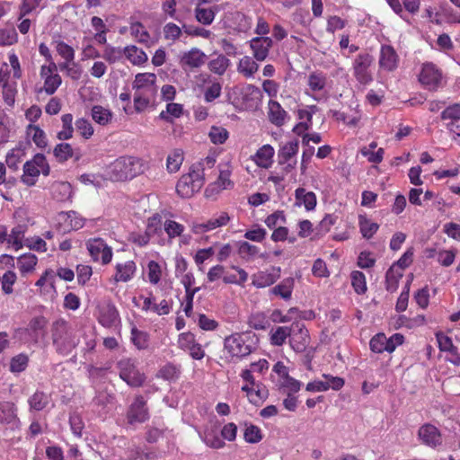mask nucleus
Returning a JSON list of instances; mask_svg holds the SVG:
<instances>
[{"label": "nucleus", "mask_w": 460, "mask_h": 460, "mask_svg": "<svg viewBox=\"0 0 460 460\" xmlns=\"http://www.w3.org/2000/svg\"><path fill=\"white\" fill-rule=\"evenodd\" d=\"M52 341L56 350L68 355L78 345L76 331L64 319H58L52 324Z\"/></svg>", "instance_id": "f257e3e1"}, {"label": "nucleus", "mask_w": 460, "mask_h": 460, "mask_svg": "<svg viewBox=\"0 0 460 460\" xmlns=\"http://www.w3.org/2000/svg\"><path fill=\"white\" fill-rule=\"evenodd\" d=\"M143 171L144 165L139 158L120 156L109 165L107 173L111 181H122L133 179Z\"/></svg>", "instance_id": "f03ea898"}, {"label": "nucleus", "mask_w": 460, "mask_h": 460, "mask_svg": "<svg viewBox=\"0 0 460 460\" xmlns=\"http://www.w3.org/2000/svg\"><path fill=\"white\" fill-rule=\"evenodd\" d=\"M205 182L202 164H195L189 173L182 175L177 182L176 191L183 199L192 197Z\"/></svg>", "instance_id": "7ed1b4c3"}, {"label": "nucleus", "mask_w": 460, "mask_h": 460, "mask_svg": "<svg viewBox=\"0 0 460 460\" xmlns=\"http://www.w3.org/2000/svg\"><path fill=\"white\" fill-rule=\"evenodd\" d=\"M224 349L232 358H244L253 349L252 337L249 333H234L225 338Z\"/></svg>", "instance_id": "20e7f679"}, {"label": "nucleus", "mask_w": 460, "mask_h": 460, "mask_svg": "<svg viewBox=\"0 0 460 460\" xmlns=\"http://www.w3.org/2000/svg\"><path fill=\"white\" fill-rule=\"evenodd\" d=\"M119 377L131 387L141 386L146 376L137 369L134 360L122 358L117 363Z\"/></svg>", "instance_id": "39448f33"}, {"label": "nucleus", "mask_w": 460, "mask_h": 460, "mask_svg": "<svg viewBox=\"0 0 460 460\" xmlns=\"http://www.w3.org/2000/svg\"><path fill=\"white\" fill-rule=\"evenodd\" d=\"M373 61V57L368 53H361L354 59L352 65L353 75L360 84L367 85L373 81V76L369 70Z\"/></svg>", "instance_id": "423d86ee"}, {"label": "nucleus", "mask_w": 460, "mask_h": 460, "mask_svg": "<svg viewBox=\"0 0 460 460\" xmlns=\"http://www.w3.org/2000/svg\"><path fill=\"white\" fill-rule=\"evenodd\" d=\"M441 81L442 73L434 64L426 63L422 66L420 82L427 89L436 91L441 85Z\"/></svg>", "instance_id": "0eeeda50"}, {"label": "nucleus", "mask_w": 460, "mask_h": 460, "mask_svg": "<svg viewBox=\"0 0 460 460\" xmlns=\"http://www.w3.org/2000/svg\"><path fill=\"white\" fill-rule=\"evenodd\" d=\"M207 60V55L198 48H191L179 56V64L182 69H195L202 66Z\"/></svg>", "instance_id": "6e6552de"}, {"label": "nucleus", "mask_w": 460, "mask_h": 460, "mask_svg": "<svg viewBox=\"0 0 460 460\" xmlns=\"http://www.w3.org/2000/svg\"><path fill=\"white\" fill-rule=\"evenodd\" d=\"M87 249L93 261L102 260V264H108L112 258V250L101 238L90 239L87 242Z\"/></svg>", "instance_id": "1a4fd4ad"}, {"label": "nucleus", "mask_w": 460, "mask_h": 460, "mask_svg": "<svg viewBox=\"0 0 460 460\" xmlns=\"http://www.w3.org/2000/svg\"><path fill=\"white\" fill-rule=\"evenodd\" d=\"M127 419L129 424L143 423L149 419L146 401L142 395L136 396L128 410Z\"/></svg>", "instance_id": "9d476101"}, {"label": "nucleus", "mask_w": 460, "mask_h": 460, "mask_svg": "<svg viewBox=\"0 0 460 460\" xmlns=\"http://www.w3.org/2000/svg\"><path fill=\"white\" fill-rule=\"evenodd\" d=\"M309 343L308 331L301 322L292 323V334L289 339L291 348L296 352H302Z\"/></svg>", "instance_id": "9b49d317"}, {"label": "nucleus", "mask_w": 460, "mask_h": 460, "mask_svg": "<svg viewBox=\"0 0 460 460\" xmlns=\"http://www.w3.org/2000/svg\"><path fill=\"white\" fill-rule=\"evenodd\" d=\"M232 171L228 164L220 165L219 176L217 181L210 184L205 190L208 197L212 196L219 190L233 188L234 182L230 180Z\"/></svg>", "instance_id": "f8f14e48"}, {"label": "nucleus", "mask_w": 460, "mask_h": 460, "mask_svg": "<svg viewBox=\"0 0 460 460\" xmlns=\"http://www.w3.org/2000/svg\"><path fill=\"white\" fill-rule=\"evenodd\" d=\"M178 345L183 350L189 351L190 357L194 359H202L205 352L200 344L195 341V336L191 332H182L179 335Z\"/></svg>", "instance_id": "ddd939ff"}, {"label": "nucleus", "mask_w": 460, "mask_h": 460, "mask_svg": "<svg viewBox=\"0 0 460 460\" xmlns=\"http://www.w3.org/2000/svg\"><path fill=\"white\" fill-rule=\"evenodd\" d=\"M249 45L252 51V57L258 62H262L268 58L273 41L270 37H254L250 40Z\"/></svg>", "instance_id": "4468645a"}, {"label": "nucleus", "mask_w": 460, "mask_h": 460, "mask_svg": "<svg viewBox=\"0 0 460 460\" xmlns=\"http://www.w3.org/2000/svg\"><path fill=\"white\" fill-rule=\"evenodd\" d=\"M418 437L424 445L433 448L442 443L440 431L429 423H426L419 429Z\"/></svg>", "instance_id": "2eb2a0df"}, {"label": "nucleus", "mask_w": 460, "mask_h": 460, "mask_svg": "<svg viewBox=\"0 0 460 460\" xmlns=\"http://www.w3.org/2000/svg\"><path fill=\"white\" fill-rule=\"evenodd\" d=\"M230 217L226 212H221L214 217L208 220L206 223H193L192 231L195 234H203L217 227L227 225Z\"/></svg>", "instance_id": "dca6fc26"}, {"label": "nucleus", "mask_w": 460, "mask_h": 460, "mask_svg": "<svg viewBox=\"0 0 460 460\" xmlns=\"http://www.w3.org/2000/svg\"><path fill=\"white\" fill-rule=\"evenodd\" d=\"M280 268L274 267L271 271H259L252 276V284L263 288L273 285L280 278Z\"/></svg>", "instance_id": "f3484780"}, {"label": "nucleus", "mask_w": 460, "mask_h": 460, "mask_svg": "<svg viewBox=\"0 0 460 460\" xmlns=\"http://www.w3.org/2000/svg\"><path fill=\"white\" fill-rule=\"evenodd\" d=\"M99 323L104 327H111L119 318V313L116 306L111 303H105L98 307Z\"/></svg>", "instance_id": "a211bd4d"}, {"label": "nucleus", "mask_w": 460, "mask_h": 460, "mask_svg": "<svg viewBox=\"0 0 460 460\" xmlns=\"http://www.w3.org/2000/svg\"><path fill=\"white\" fill-rule=\"evenodd\" d=\"M156 75L153 73H140L137 74L133 82V88L137 92L144 90L151 94H154L156 91L155 88Z\"/></svg>", "instance_id": "6ab92c4d"}, {"label": "nucleus", "mask_w": 460, "mask_h": 460, "mask_svg": "<svg viewBox=\"0 0 460 460\" xmlns=\"http://www.w3.org/2000/svg\"><path fill=\"white\" fill-rule=\"evenodd\" d=\"M273 155L274 148L270 145H264L258 149L252 159L258 166L268 169L273 163Z\"/></svg>", "instance_id": "aec40b11"}, {"label": "nucleus", "mask_w": 460, "mask_h": 460, "mask_svg": "<svg viewBox=\"0 0 460 460\" xmlns=\"http://www.w3.org/2000/svg\"><path fill=\"white\" fill-rule=\"evenodd\" d=\"M398 57L393 47L389 45L382 46L379 64L386 70H393L396 67Z\"/></svg>", "instance_id": "412c9836"}, {"label": "nucleus", "mask_w": 460, "mask_h": 460, "mask_svg": "<svg viewBox=\"0 0 460 460\" xmlns=\"http://www.w3.org/2000/svg\"><path fill=\"white\" fill-rule=\"evenodd\" d=\"M136 269L137 267L133 261H128L124 263H117L114 280L116 282L129 281L135 274Z\"/></svg>", "instance_id": "4be33fe9"}, {"label": "nucleus", "mask_w": 460, "mask_h": 460, "mask_svg": "<svg viewBox=\"0 0 460 460\" xmlns=\"http://www.w3.org/2000/svg\"><path fill=\"white\" fill-rule=\"evenodd\" d=\"M258 61L250 56L243 57L237 64V71L246 78L253 77L259 69Z\"/></svg>", "instance_id": "5701e85b"}, {"label": "nucleus", "mask_w": 460, "mask_h": 460, "mask_svg": "<svg viewBox=\"0 0 460 460\" xmlns=\"http://www.w3.org/2000/svg\"><path fill=\"white\" fill-rule=\"evenodd\" d=\"M295 197L297 205H304L308 211L314 209L317 199L313 191H306L304 188H298L295 191Z\"/></svg>", "instance_id": "b1692460"}, {"label": "nucleus", "mask_w": 460, "mask_h": 460, "mask_svg": "<svg viewBox=\"0 0 460 460\" xmlns=\"http://www.w3.org/2000/svg\"><path fill=\"white\" fill-rule=\"evenodd\" d=\"M299 147L298 140H292L284 144L278 153L279 164H282L286 162L292 161L293 157L297 154Z\"/></svg>", "instance_id": "393cba45"}, {"label": "nucleus", "mask_w": 460, "mask_h": 460, "mask_svg": "<svg viewBox=\"0 0 460 460\" xmlns=\"http://www.w3.org/2000/svg\"><path fill=\"white\" fill-rule=\"evenodd\" d=\"M288 114L276 101L269 102V119L276 126H282Z\"/></svg>", "instance_id": "a878e982"}, {"label": "nucleus", "mask_w": 460, "mask_h": 460, "mask_svg": "<svg viewBox=\"0 0 460 460\" xmlns=\"http://www.w3.org/2000/svg\"><path fill=\"white\" fill-rule=\"evenodd\" d=\"M292 334V325L288 326H279L270 331V344L273 346H282L288 338H291Z\"/></svg>", "instance_id": "bb28decb"}, {"label": "nucleus", "mask_w": 460, "mask_h": 460, "mask_svg": "<svg viewBox=\"0 0 460 460\" xmlns=\"http://www.w3.org/2000/svg\"><path fill=\"white\" fill-rule=\"evenodd\" d=\"M293 288L294 279L292 278H288L283 279L279 284L273 287L270 290V293L275 296H279L284 300H288L291 298Z\"/></svg>", "instance_id": "cd10ccee"}, {"label": "nucleus", "mask_w": 460, "mask_h": 460, "mask_svg": "<svg viewBox=\"0 0 460 460\" xmlns=\"http://www.w3.org/2000/svg\"><path fill=\"white\" fill-rule=\"evenodd\" d=\"M217 7H202L200 3L197 4L195 8V18L203 25H209L213 22L216 16Z\"/></svg>", "instance_id": "c85d7f7f"}, {"label": "nucleus", "mask_w": 460, "mask_h": 460, "mask_svg": "<svg viewBox=\"0 0 460 460\" xmlns=\"http://www.w3.org/2000/svg\"><path fill=\"white\" fill-rule=\"evenodd\" d=\"M403 273L397 266H391L385 274V287L389 292H394Z\"/></svg>", "instance_id": "c756f323"}, {"label": "nucleus", "mask_w": 460, "mask_h": 460, "mask_svg": "<svg viewBox=\"0 0 460 460\" xmlns=\"http://www.w3.org/2000/svg\"><path fill=\"white\" fill-rule=\"evenodd\" d=\"M48 324V320L44 316L33 317L26 328V332L33 338L35 341H38L40 332H44Z\"/></svg>", "instance_id": "7c9ffc66"}, {"label": "nucleus", "mask_w": 460, "mask_h": 460, "mask_svg": "<svg viewBox=\"0 0 460 460\" xmlns=\"http://www.w3.org/2000/svg\"><path fill=\"white\" fill-rule=\"evenodd\" d=\"M230 64V60L226 56L220 54L215 58L211 59L208 62V66L212 73L218 75H223L229 67Z\"/></svg>", "instance_id": "2f4dec72"}, {"label": "nucleus", "mask_w": 460, "mask_h": 460, "mask_svg": "<svg viewBox=\"0 0 460 460\" xmlns=\"http://www.w3.org/2000/svg\"><path fill=\"white\" fill-rule=\"evenodd\" d=\"M126 58L136 66L143 65L147 61V55L142 49L131 45L125 48Z\"/></svg>", "instance_id": "473e14b6"}, {"label": "nucleus", "mask_w": 460, "mask_h": 460, "mask_svg": "<svg viewBox=\"0 0 460 460\" xmlns=\"http://www.w3.org/2000/svg\"><path fill=\"white\" fill-rule=\"evenodd\" d=\"M40 173V169L27 161L23 165V175L22 181L27 186H33L36 183L37 178Z\"/></svg>", "instance_id": "72a5a7b5"}, {"label": "nucleus", "mask_w": 460, "mask_h": 460, "mask_svg": "<svg viewBox=\"0 0 460 460\" xmlns=\"http://www.w3.org/2000/svg\"><path fill=\"white\" fill-rule=\"evenodd\" d=\"M26 226L18 225L13 227L8 235L7 242L13 245L15 250H19L23 246L22 240L24 238Z\"/></svg>", "instance_id": "f704fd0d"}, {"label": "nucleus", "mask_w": 460, "mask_h": 460, "mask_svg": "<svg viewBox=\"0 0 460 460\" xmlns=\"http://www.w3.org/2000/svg\"><path fill=\"white\" fill-rule=\"evenodd\" d=\"M28 402L31 410L40 411L48 406L49 396L43 392L37 391L29 398Z\"/></svg>", "instance_id": "c9c22d12"}, {"label": "nucleus", "mask_w": 460, "mask_h": 460, "mask_svg": "<svg viewBox=\"0 0 460 460\" xmlns=\"http://www.w3.org/2000/svg\"><path fill=\"white\" fill-rule=\"evenodd\" d=\"M37 261L38 259L36 255L32 253H25L20 256L17 260L18 269L22 274L31 272L34 270Z\"/></svg>", "instance_id": "e433bc0d"}, {"label": "nucleus", "mask_w": 460, "mask_h": 460, "mask_svg": "<svg viewBox=\"0 0 460 460\" xmlns=\"http://www.w3.org/2000/svg\"><path fill=\"white\" fill-rule=\"evenodd\" d=\"M92 118L96 123L105 126L111 120L112 114L110 110L95 105L92 109Z\"/></svg>", "instance_id": "4c0bfd02"}, {"label": "nucleus", "mask_w": 460, "mask_h": 460, "mask_svg": "<svg viewBox=\"0 0 460 460\" xmlns=\"http://www.w3.org/2000/svg\"><path fill=\"white\" fill-rule=\"evenodd\" d=\"M62 130H60L57 137L60 140H67L73 137V116L70 113L64 114L61 117Z\"/></svg>", "instance_id": "58836bf2"}, {"label": "nucleus", "mask_w": 460, "mask_h": 460, "mask_svg": "<svg viewBox=\"0 0 460 460\" xmlns=\"http://www.w3.org/2000/svg\"><path fill=\"white\" fill-rule=\"evenodd\" d=\"M183 151L181 149H174L167 157L166 167L169 172H176L179 171L183 162Z\"/></svg>", "instance_id": "ea45409f"}, {"label": "nucleus", "mask_w": 460, "mask_h": 460, "mask_svg": "<svg viewBox=\"0 0 460 460\" xmlns=\"http://www.w3.org/2000/svg\"><path fill=\"white\" fill-rule=\"evenodd\" d=\"M358 225L363 237L367 239H370L379 228L376 223L372 222L365 216H359Z\"/></svg>", "instance_id": "a19ab883"}, {"label": "nucleus", "mask_w": 460, "mask_h": 460, "mask_svg": "<svg viewBox=\"0 0 460 460\" xmlns=\"http://www.w3.org/2000/svg\"><path fill=\"white\" fill-rule=\"evenodd\" d=\"M248 324L255 330H265L270 326V321L266 314L256 312L249 316Z\"/></svg>", "instance_id": "79ce46f5"}, {"label": "nucleus", "mask_w": 460, "mask_h": 460, "mask_svg": "<svg viewBox=\"0 0 460 460\" xmlns=\"http://www.w3.org/2000/svg\"><path fill=\"white\" fill-rule=\"evenodd\" d=\"M125 55V48H117L111 45H107L103 50L102 57L110 64H114L120 61Z\"/></svg>", "instance_id": "37998d69"}, {"label": "nucleus", "mask_w": 460, "mask_h": 460, "mask_svg": "<svg viewBox=\"0 0 460 460\" xmlns=\"http://www.w3.org/2000/svg\"><path fill=\"white\" fill-rule=\"evenodd\" d=\"M260 249L248 242L238 243V254L245 261H251L259 254Z\"/></svg>", "instance_id": "c03bdc74"}, {"label": "nucleus", "mask_w": 460, "mask_h": 460, "mask_svg": "<svg viewBox=\"0 0 460 460\" xmlns=\"http://www.w3.org/2000/svg\"><path fill=\"white\" fill-rule=\"evenodd\" d=\"M62 84L61 76L58 74H54L52 76H45L44 85L38 92H45L47 94H53Z\"/></svg>", "instance_id": "a18cd8bd"}, {"label": "nucleus", "mask_w": 460, "mask_h": 460, "mask_svg": "<svg viewBox=\"0 0 460 460\" xmlns=\"http://www.w3.org/2000/svg\"><path fill=\"white\" fill-rule=\"evenodd\" d=\"M53 155L58 162L64 163L74 155V151L70 144L61 143L55 146Z\"/></svg>", "instance_id": "49530a36"}, {"label": "nucleus", "mask_w": 460, "mask_h": 460, "mask_svg": "<svg viewBox=\"0 0 460 460\" xmlns=\"http://www.w3.org/2000/svg\"><path fill=\"white\" fill-rule=\"evenodd\" d=\"M15 418L14 405L9 402H0V422L11 423Z\"/></svg>", "instance_id": "de8ad7c7"}, {"label": "nucleus", "mask_w": 460, "mask_h": 460, "mask_svg": "<svg viewBox=\"0 0 460 460\" xmlns=\"http://www.w3.org/2000/svg\"><path fill=\"white\" fill-rule=\"evenodd\" d=\"M327 78L322 72H313L308 76V86L314 92L323 90L326 85Z\"/></svg>", "instance_id": "09e8293b"}, {"label": "nucleus", "mask_w": 460, "mask_h": 460, "mask_svg": "<svg viewBox=\"0 0 460 460\" xmlns=\"http://www.w3.org/2000/svg\"><path fill=\"white\" fill-rule=\"evenodd\" d=\"M351 285L357 294H365L367 291V283L365 274L355 270L351 272Z\"/></svg>", "instance_id": "8fccbe9b"}, {"label": "nucleus", "mask_w": 460, "mask_h": 460, "mask_svg": "<svg viewBox=\"0 0 460 460\" xmlns=\"http://www.w3.org/2000/svg\"><path fill=\"white\" fill-rule=\"evenodd\" d=\"M243 438L248 443L260 442L262 439L261 429L253 424H245Z\"/></svg>", "instance_id": "3c124183"}, {"label": "nucleus", "mask_w": 460, "mask_h": 460, "mask_svg": "<svg viewBox=\"0 0 460 460\" xmlns=\"http://www.w3.org/2000/svg\"><path fill=\"white\" fill-rule=\"evenodd\" d=\"M387 338L384 333L375 335L369 342L370 349L375 353L387 351Z\"/></svg>", "instance_id": "603ef678"}, {"label": "nucleus", "mask_w": 460, "mask_h": 460, "mask_svg": "<svg viewBox=\"0 0 460 460\" xmlns=\"http://www.w3.org/2000/svg\"><path fill=\"white\" fill-rule=\"evenodd\" d=\"M29 358L26 354L21 353L14 356L10 362V370L13 373H20L26 369Z\"/></svg>", "instance_id": "864d4df0"}, {"label": "nucleus", "mask_w": 460, "mask_h": 460, "mask_svg": "<svg viewBox=\"0 0 460 460\" xmlns=\"http://www.w3.org/2000/svg\"><path fill=\"white\" fill-rule=\"evenodd\" d=\"M204 443L212 448H222L225 442L217 436L214 430H205L202 436Z\"/></svg>", "instance_id": "5fc2aeb1"}, {"label": "nucleus", "mask_w": 460, "mask_h": 460, "mask_svg": "<svg viewBox=\"0 0 460 460\" xmlns=\"http://www.w3.org/2000/svg\"><path fill=\"white\" fill-rule=\"evenodd\" d=\"M16 93L17 90L15 82L13 84L4 82L3 84V98L8 106H13L14 104Z\"/></svg>", "instance_id": "6e6d98bb"}, {"label": "nucleus", "mask_w": 460, "mask_h": 460, "mask_svg": "<svg viewBox=\"0 0 460 460\" xmlns=\"http://www.w3.org/2000/svg\"><path fill=\"white\" fill-rule=\"evenodd\" d=\"M163 33L165 40L176 41L181 35V29L173 22H168L163 28Z\"/></svg>", "instance_id": "4d7b16f0"}, {"label": "nucleus", "mask_w": 460, "mask_h": 460, "mask_svg": "<svg viewBox=\"0 0 460 460\" xmlns=\"http://www.w3.org/2000/svg\"><path fill=\"white\" fill-rule=\"evenodd\" d=\"M182 111L183 107L181 104L171 102L166 105V111L160 113V118L166 121H171L170 115L174 118H179L182 114Z\"/></svg>", "instance_id": "13d9d810"}, {"label": "nucleus", "mask_w": 460, "mask_h": 460, "mask_svg": "<svg viewBox=\"0 0 460 460\" xmlns=\"http://www.w3.org/2000/svg\"><path fill=\"white\" fill-rule=\"evenodd\" d=\"M56 50L58 55L66 61H74L75 59V50L74 49L66 44V42L59 40L57 41Z\"/></svg>", "instance_id": "bf43d9fd"}, {"label": "nucleus", "mask_w": 460, "mask_h": 460, "mask_svg": "<svg viewBox=\"0 0 460 460\" xmlns=\"http://www.w3.org/2000/svg\"><path fill=\"white\" fill-rule=\"evenodd\" d=\"M209 137L212 143L220 145L227 139L228 131L221 127H212L209 131Z\"/></svg>", "instance_id": "052dcab7"}, {"label": "nucleus", "mask_w": 460, "mask_h": 460, "mask_svg": "<svg viewBox=\"0 0 460 460\" xmlns=\"http://www.w3.org/2000/svg\"><path fill=\"white\" fill-rule=\"evenodd\" d=\"M16 279V274L12 270H8L3 275L0 281L2 283V290L4 294L9 295L13 293V286Z\"/></svg>", "instance_id": "680f3d73"}, {"label": "nucleus", "mask_w": 460, "mask_h": 460, "mask_svg": "<svg viewBox=\"0 0 460 460\" xmlns=\"http://www.w3.org/2000/svg\"><path fill=\"white\" fill-rule=\"evenodd\" d=\"M131 341L138 349L147 347V334L137 330L136 327L131 330Z\"/></svg>", "instance_id": "e2e57ef3"}, {"label": "nucleus", "mask_w": 460, "mask_h": 460, "mask_svg": "<svg viewBox=\"0 0 460 460\" xmlns=\"http://www.w3.org/2000/svg\"><path fill=\"white\" fill-rule=\"evenodd\" d=\"M164 230L169 238H175L182 234L184 231V226L176 221L166 220L164 222Z\"/></svg>", "instance_id": "0e129e2a"}, {"label": "nucleus", "mask_w": 460, "mask_h": 460, "mask_svg": "<svg viewBox=\"0 0 460 460\" xmlns=\"http://www.w3.org/2000/svg\"><path fill=\"white\" fill-rule=\"evenodd\" d=\"M75 129L84 138H89L93 134V128L91 123L89 120L83 118L75 121Z\"/></svg>", "instance_id": "69168bd1"}, {"label": "nucleus", "mask_w": 460, "mask_h": 460, "mask_svg": "<svg viewBox=\"0 0 460 460\" xmlns=\"http://www.w3.org/2000/svg\"><path fill=\"white\" fill-rule=\"evenodd\" d=\"M131 35L134 36L139 42H146L149 39L148 32L145 30L140 22H134L130 26Z\"/></svg>", "instance_id": "338daca9"}, {"label": "nucleus", "mask_w": 460, "mask_h": 460, "mask_svg": "<svg viewBox=\"0 0 460 460\" xmlns=\"http://www.w3.org/2000/svg\"><path fill=\"white\" fill-rule=\"evenodd\" d=\"M222 85L218 82H214L204 93V99L207 102H212L221 95Z\"/></svg>", "instance_id": "774afa93"}]
</instances>
